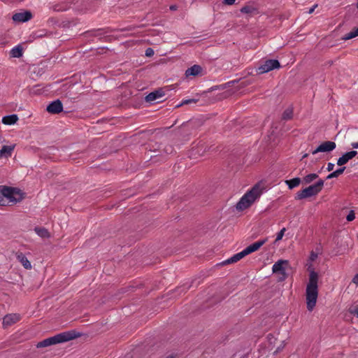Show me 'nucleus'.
I'll use <instances>...</instances> for the list:
<instances>
[{
    "label": "nucleus",
    "instance_id": "1",
    "mask_svg": "<svg viewBox=\"0 0 358 358\" xmlns=\"http://www.w3.org/2000/svg\"><path fill=\"white\" fill-rule=\"evenodd\" d=\"M318 274L314 270L310 271L308 282L306 289L307 309L312 311L315 308L318 296Z\"/></svg>",
    "mask_w": 358,
    "mask_h": 358
},
{
    "label": "nucleus",
    "instance_id": "2",
    "mask_svg": "<svg viewBox=\"0 0 358 358\" xmlns=\"http://www.w3.org/2000/svg\"><path fill=\"white\" fill-rule=\"evenodd\" d=\"M264 185L261 182L255 185L236 204V209L243 210L249 208L263 192Z\"/></svg>",
    "mask_w": 358,
    "mask_h": 358
},
{
    "label": "nucleus",
    "instance_id": "3",
    "mask_svg": "<svg viewBox=\"0 0 358 358\" xmlns=\"http://www.w3.org/2000/svg\"><path fill=\"white\" fill-rule=\"evenodd\" d=\"M80 334L75 331H66L57 334L52 337L48 338L38 343L36 347L38 348H45L52 345L67 342L78 338Z\"/></svg>",
    "mask_w": 358,
    "mask_h": 358
},
{
    "label": "nucleus",
    "instance_id": "4",
    "mask_svg": "<svg viewBox=\"0 0 358 358\" xmlns=\"http://www.w3.org/2000/svg\"><path fill=\"white\" fill-rule=\"evenodd\" d=\"M1 199L6 202V206L10 203H16L24 198L23 193L18 189L7 186H0Z\"/></svg>",
    "mask_w": 358,
    "mask_h": 358
},
{
    "label": "nucleus",
    "instance_id": "5",
    "mask_svg": "<svg viewBox=\"0 0 358 358\" xmlns=\"http://www.w3.org/2000/svg\"><path fill=\"white\" fill-rule=\"evenodd\" d=\"M323 186L324 181L320 179L315 184L310 185L303 190L298 192L296 198V199H303L315 196L322 190Z\"/></svg>",
    "mask_w": 358,
    "mask_h": 358
},
{
    "label": "nucleus",
    "instance_id": "6",
    "mask_svg": "<svg viewBox=\"0 0 358 358\" xmlns=\"http://www.w3.org/2000/svg\"><path fill=\"white\" fill-rule=\"evenodd\" d=\"M288 266L289 262L284 259H280L273 264L272 271L273 273L279 275V281H283L287 278L286 269L288 268Z\"/></svg>",
    "mask_w": 358,
    "mask_h": 358
},
{
    "label": "nucleus",
    "instance_id": "7",
    "mask_svg": "<svg viewBox=\"0 0 358 358\" xmlns=\"http://www.w3.org/2000/svg\"><path fill=\"white\" fill-rule=\"evenodd\" d=\"M280 67V64L278 60L268 59L258 68V72L259 74H262Z\"/></svg>",
    "mask_w": 358,
    "mask_h": 358
},
{
    "label": "nucleus",
    "instance_id": "8",
    "mask_svg": "<svg viewBox=\"0 0 358 358\" xmlns=\"http://www.w3.org/2000/svg\"><path fill=\"white\" fill-rule=\"evenodd\" d=\"M336 146V143L333 141H325L313 150L312 154L315 155L319 152H330L334 150Z\"/></svg>",
    "mask_w": 358,
    "mask_h": 358
},
{
    "label": "nucleus",
    "instance_id": "9",
    "mask_svg": "<svg viewBox=\"0 0 358 358\" xmlns=\"http://www.w3.org/2000/svg\"><path fill=\"white\" fill-rule=\"evenodd\" d=\"M266 241L267 239L266 238L251 244L243 250V253L247 256L249 254L257 251L266 242Z\"/></svg>",
    "mask_w": 358,
    "mask_h": 358
},
{
    "label": "nucleus",
    "instance_id": "10",
    "mask_svg": "<svg viewBox=\"0 0 358 358\" xmlns=\"http://www.w3.org/2000/svg\"><path fill=\"white\" fill-rule=\"evenodd\" d=\"M266 241L267 239L266 238L251 244L243 250V253L247 256L249 254L257 251L266 242Z\"/></svg>",
    "mask_w": 358,
    "mask_h": 358
},
{
    "label": "nucleus",
    "instance_id": "11",
    "mask_svg": "<svg viewBox=\"0 0 358 358\" xmlns=\"http://www.w3.org/2000/svg\"><path fill=\"white\" fill-rule=\"evenodd\" d=\"M63 110V106L59 100L52 101L47 106V110L48 113L52 114H57L62 112Z\"/></svg>",
    "mask_w": 358,
    "mask_h": 358
},
{
    "label": "nucleus",
    "instance_id": "12",
    "mask_svg": "<svg viewBox=\"0 0 358 358\" xmlns=\"http://www.w3.org/2000/svg\"><path fill=\"white\" fill-rule=\"evenodd\" d=\"M20 320V316L18 314L13 313L6 315L3 319V324L4 327L10 326Z\"/></svg>",
    "mask_w": 358,
    "mask_h": 358
},
{
    "label": "nucleus",
    "instance_id": "13",
    "mask_svg": "<svg viewBox=\"0 0 358 358\" xmlns=\"http://www.w3.org/2000/svg\"><path fill=\"white\" fill-rule=\"evenodd\" d=\"M357 154V151H350L345 153L342 157H339L337 160V164L338 166H343L349 160L354 158Z\"/></svg>",
    "mask_w": 358,
    "mask_h": 358
},
{
    "label": "nucleus",
    "instance_id": "14",
    "mask_svg": "<svg viewBox=\"0 0 358 358\" xmlns=\"http://www.w3.org/2000/svg\"><path fill=\"white\" fill-rule=\"evenodd\" d=\"M31 17V13L29 11L23 13H17L13 15V20L15 22H26L30 20Z\"/></svg>",
    "mask_w": 358,
    "mask_h": 358
},
{
    "label": "nucleus",
    "instance_id": "15",
    "mask_svg": "<svg viewBox=\"0 0 358 358\" xmlns=\"http://www.w3.org/2000/svg\"><path fill=\"white\" fill-rule=\"evenodd\" d=\"M164 96V92L162 90H157L152 92H150L145 96V100L148 102H151L159 99H162Z\"/></svg>",
    "mask_w": 358,
    "mask_h": 358
},
{
    "label": "nucleus",
    "instance_id": "16",
    "mask_svg": "<svg viewBox=\"0 0 358 358\" xmlns=\"http://www.w3.org/2000/svg\"><path fill=\"white\" fill-rule=\"evenodd\" d=\"M15 145H3L0 150V158H8L12 155Z\"/></svg>",
    "mask_w": 358,
    "mask_h": 358
},
{
    "label": "nucleus",
    "instance_id": "17",
    "mask_svg": "<svg viewBox=\"0 0 358 358\" xmlns=\"http://www.w3.org/2000/svg\"><path fill=\"white\" fill-rule=\"evenodd\" d=\"M16 258L22 264V265L25 269L31 270L32 268L31 262L28 260V259L22 252L17 253Z\"/></svg>",
    "mask_w": 358,
    "mask_h": 358
},
{
    "label": "nucleus",
    "instance_id": "18",
    "mask_svg": "<svg viewBox=\"0 0 358 358\" xmlns=\"http://www.w3.org/2000/svg\"><path fill=\"white\" fill-rule=\"evenodd\" d=\"M245 257V254L243 253V251H241V252H238V253L234 255L233 257H230L229 259L225 260L222 263V264L226 265V264H230L236 263V262H237L238 261L241 260L242 258H243Z\"/></svg>",
    "mask_w": 358,
    "mask_h": 358
},
{
    "label": "nucleus",
    "instance_id": "19",
    "mask_svg": "<svg viewBox=\"0 0 358 358\" xmlns=\"http://www.w3.org/2000/svg\"><path fill=\"white\" fill-rule=\"evenodd\" d=\"M34 231L40 237L43 238H49L51 236L50 232L45 228L36 227Z\"/></svg>",
    "mask_w": 358,
    "mask_h": 358
},
{
    "label": "nucleus",
    "instance_id": "20",
    "mask_svg": "<svg viewBox=\"0 0 358 358\" xmlns=\"http://www.w3.org/2000/svg\"><path fill=\"white\" fill-rule=\"evenodd\" d=\"M202 69L199 65H194L193 66L187 69L185 74L187 76H197L201 71Z\"/></svg>",
    "mask_w": 358,
    "mask_h": 358
},
{
    "label": "nucleus",
    "instance_id": "21",
    "mask_svg": "<svg viewBox=\"0 0 358 358\" xmlns=\"http://www.w3.org/2000/svg\"><path fill=\"white\" fill-rule=\"evenodd\" d=\"M17 120H18V117L17 115H10L3 117L2 119V122L4 124L10 125V124H13L16 123Z\"/></svg>",
    "mask_w": 358,
    "mask_h": 358
},
{
    "label": "nucleus",
    "instance_id": "22",
    "mask_svg": "<svg viewBox=\"0 0 358 358\" xmlns=\"http://www.w3.org/2000/svg\"><path fill=\"white\" fill-rule=\"evenodd\" d=\"M241 12L250 15H254L258 13L257 9L252 6H245L241 9Z\"/></svg>",
    "mask_w": 358,
    "mask_h": 358
},
{
    "label": "nucleus",
    "instance_id": "23",
    "mask_svg": "<svg viewBox=\"0 0 358 358\" xmlns=\"http://www.w3.org/2000/svg\"><path fill=\"white\" fill-rule=\"evenodd\" d=\"M293 117V108L292 107H288L286 108L282 114V120H289Z\"/></svg>",
    "mask_w": 358,
    "mask_h": 358
},
{
    "label": "nucleus",
    "instance_id": "24",
    "mask_svg": "<svg viewBox=\"0 0 358 358\" xmlns=\"http://www.w3.org/2000/svg\"><path fill=\"white\" fill-rule=\"evenodd\" d=\"M301 180L299 178H294L285 181L289 189H293L300 185Z\"/></svg>",
    "mask_w": 358,
    "mask_h": 358
},
{
    "label": "nucleus",
    "instance_id": "25",
    "mask_svg": "<svg viewBox=\"0 0 358 358\" xmlns=\"http://www.w3.org/2000/svg\"><path fill=\"white\" fill-rule=\"evenodd\" d=\"M358 36V27L353 29L351 31L342 37V40L347 41Z\"/></svg>",
    "mask_w": 358,
    "mask_h": 358
},
{
    "label": "nucleus",
    "instance_id": "26",
    "mask_svg": "<svg viewBox=\"0 0 358 358\" xmlns=\"http://www.w3.org/2000/svg\"><path fill=\"white\" fill-rule=\"evenodd\" d=\"M10 55L13 57L19 58L22 55V48L20 46L13 48L10 51Z\"/></svg>",
    "mask_w": 358,
    "mask_h": 358
},
{
    "label": "nucleus",
    "instance_id": "27",
    "mask_svg": "<svg viewBox=\"0 0 358 358\" xmlns=\"http://www.w3.org/2000/svg\"><path fill=\"white\" fill-rule=\"evenodd\" d=\"M318 178V175L316 174V173H310L307 176H306L303 178V182L304 184H309L310 182H312L313 180H315V179H317Z\"/></svg>",
    "mask_w": 358,
    "mask_h": 358
},
{
    "label": "nucleus",
    "instance_id": "28",
    "mask_svg": "<svg viewBox=\"0 0 358 358\" xmlns=\"http://www.w3.org/2000/svg\"><path fill=\"white\" fill-rule=\"evenodd\" d=\"M345 169V167L340 168V169H337L336 171L332 172L329 175H328L327 178L331 179L333 178H337L338 176H339L344 172Z\"/></svg>",
    "mask_w": 358,
    "mask_h": 358
},
{
    "label": "nucleus",
    "instance_id": "29",
    "mask_svg": "<svg viewBox=\"0 0 358 358\" xmlns=\"http://www.w3.org/2000/svg\"><path fill=\"white\" fill-rule=\"evenodd\" d=\"M285 231H286V229L284 227L278 233L276 238L275 240V243L278 242L279 241H280L282 238Z\"/></svg>",
    "mask_w": 358,
    "mask_h": 358
},
{
    "label": "nucleus",
    "instance_id": "30",
    "mask_svg": "<svg viewBox=\"0 0 358 358\" xmlns=\"http://www.w3.org/2000/svg\"><path fill=\"white\" fill-rule=\"evenodd\" d=\"M355 218V213L354 210H350L349 214L346 217V220L348 222H351V221L354 220Z\"/></svg>",
    "mask_w": 358,
    "mask_h": 358
},
{
    "label": "nucleus",
    "instance_id": "31",
    "mask_svg": "<svg viewBox=\"0 0 358 358\" xmlns=\"http://www.w3.org/2000/svg\"><path fill=\"white\" fill-rule=\"evenodd\" d=\"M237 83H238V80H232V81L228 82V83H227L226 84H224L223 85L222 89H225L227 87H232V86H234Z\"/></svg>",
    "mask_w": 358,
    "mask_h": 358
},
{
    "label": "nucleus",
    "instance_id": "32",
    "mask_svg": "<svg viewBox=\"0 0 358 358\" xmlns=\"http://www.w3.org/2000/svg\"><path fill=\"white\" fill-rule=\"evenodd\" d=\"M196 100H195L194 99H187V100L183 101L180 104L178 105L176 107H180L184 104H188L190 103H196Z\"/></svg>",
    "mask_w": 358,
    "mask_h": 358
},
{
    "label": "nucleus",
    "instance_id": "33",
    "mask_svg": "<svg viewBox=\"0 0 358 358\" xmlns=\"http://www.w3.org/2000/svg\"><path fill=\"white\" fill-rule=\"evenodd\" d=\"M154 55V50L149 48H147L146 50H145V56L146 57H151Z\"/></svg>",
    "mask_w": 358,
    "mask_h": 358
},
{
    "label": "nucleus",
    "instance_id": "34",
    "mask_svg": "<svg viewBox=\"0 0 358 358\" xmlns=\"http://www.w3.org/2000/svg\"><path fill=\"white\" fill-rule=\"evenodd\" d=\"M317 258V254L314 252H311L310 255V259L311 261H315Z\"/></svg>",
    "mask_w": 358,
    "mask_h": 358
},
{
    "label": "nucleus",
    "instance_id": "35",
    "mask_svg": "<svg viewBox=\"0 0 358 358\" xmlns=\"http://www.w3.org/2000/svg\"><path fill=\"white\" fill-rule=\"evenodd\" d=\"M334 164L333 163H331V162L328 163L327 168L328 171H332L334 169Z\"/></svg>",
    "mask_w": 358,
    "mask_h": 358
},
{
    "label": "nucleus",
    "instance_id": "36",
    "mask_svg": "<svg viewBox=\"0 0 358 358\" xmlns=\"http://www.w3.org/2000/svg\"><path fill=\"white\" fill-rule=\"evenodd\" d=\"M236 0H224V3L227 5H232L234 3Z\"/></svg>",
    "mask_w": 358,
    "mask_h": 358
},
{
    "label": "nucleus",
    "instance_id": "37",
    "mask_svg": "<svg viewBox=\"0 0 358 358\" xmlns=\"http://www.w3.org/2000/svg\"><path fill=\"white\" fill-rule=\"evenodd\" d=\"M352 282L355 283V285H358V273L354 276V278L352 279Z\"/></svg>",
    "mask_w": 358,
    "mask_h": 358
},
{
    "label": "nucleus",
    "instance_id": "38",
    "mask_svg": "<svg viewBox=\"0 0 358 358\" xmlns=\"http://www.w3.org/2000/svg\"><path fill=\"white\" fill-rule=\"evenodd\" d=\"M352 147L355 149H357L358 148V142L357 143H352L351 144Z\"/></svg>",
    "mask_w": 358,
    "mask_h": 358
},
{
    "label": "nucleus",
    "instance_id": "39",
    "mask_svg": "<svg viewBox=\"0 0 358 358\" xmlns=\"http://www.w3.org/2000/svg\"><path fill=\"white\" fill-rule=\"evenodd\" d=\"M317 6V5L314 6L313 8H311L309 10V13H312L314 10H315V8Z\"/></svg>",
    "mask_w": 358,
    "mask_h": 358
},
{
    "label": "nucleus",
    "instance_id": "40",
    "mask_svg": "<svg viewBox=\"0 0 358 358\" xmlns=\"http://www.w3.org/2000/svg\"><path fill=\"white\" fill-rule=\"evenodd\" d=\"M170 9H171V10H176V6H171L170 7Z\"/></svg>",
    "mask_w": 358,
    "mask_h": 358
},
{
    "label": "nucleus",
    "instance_id": "41",
    "mask_svg": "<svg viewBox=\"0 0 358 358\" xmlns=\"http://www.w3.org/2000/svg\"><path fill=\"white\" fill-rule=\"evenodd\" d=\"M355 313L357 315L358 317V306L356 308L355 310Z\"/></svg>",
    "mask_w": 358,
    "mask_h": 358
},
{
    "label": "nucleus",
    "instance_id": "42",
    "mask_svg": "<svg viewBox=\"0 0 358 358\" xmlns=\"http://www.w3.org/2000/svg\"><path fill=\"white\" fill-rule=\"evenodd\" d=\"M247 85H248L247 83H242L241 87H243L246 86Z\"/></svg>",
    "mask_w": 358,
    "mask_h": 358
},
{
    "label": "nucleus",
    "instance_id": "43",
    "mask_svg": "<svg viewBox=\"0 0 358 358\" xmlns=\"http://www.w3.org/2000/svg\"><path fill=\"white\" fill-rule=\"evenodd\" d=\"M308 154H305L303 156V158H305V157H308Z\"/></svg>",
    "mask_w": 358,
    "mask_h": 358
},
{
    "label": "nucleus",
    "instance_id": "44",
    "mask_svg": "<svg viewBox=\"0 0 358 358\" xmlns=\"http://www.w3.org/2000/svg\"><path fill=\"white\" fill-rule=\"evenodd\" d=\"M357 7H358V2H357Z\"/></svg>",
    "mask_w": 358,
    "mask_h": 358
}]
</instances>
